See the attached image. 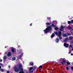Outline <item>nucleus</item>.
<instances>
[{
    "label": "nucleus",
    "instance_id": "41",
    "mask_svg": "<svg viewBox=\"0 0 73 73\" xmlns=\"http://www.w3.org/2000/svg\"><path fill=\"white\" fill-rule=\"evenodd\" d=\"M9 67H10V66H9Z\"/></svg>",
    "mask_w": 73,
    "mask_h": 73
},
{
    "label": "nucleus",
    "instance_id": "17",
    "mask_svg": "<svg viewBox=\"0 0 73 73\" xmlns=\"http://www.w3.org/2000/svg\"><path fill=\"white\" fill-rule=\"evenodd\" d=\"M12 52H14V48H12Z\"/></svg>",
    "mask_w": 73,
    "mask_h": 73
},
{
    "label": "nucleus",
    "instance_id": "42",
    "mask_svg": "<svg viewBox=\"0 0 73 73\" xmlns=\"http://www.w3.org/2000/svg\"><path fill=\"white\" fill-rule=\"evenodd\" d=\"M73 31V29L72 30H71V31Z\"/></svg>",
    "mask_w": 73,
    "mask_h": 73
},
{
    "label": "nucleus",
    "instance_id": "19",
    "mask_svg": "<svg viewBox=\"0 0 73 73\" xmlns=\"http://www.w3.org/2000/svg\"><path fill=\"white\" fill-rule=\"evenodd\" d=\"M46 25H50V23H46Z\"/></svg>",
    "mask_w": 73,
    "mask_h": 73
},
{
    "label": "nucleus",
    "instance_id": "31",
    "mask_svg": "<svg viewBox=\"0 0 73 73\" xmlns=\"http://www.w3.org/2000/svg\"><path fill=\"white\" fill-rule=\"evenodd\" d=\"M71 52V51H69V53L70 54V53Z\"/></svg>",
    "mask_w": 73,
    "mask_h": 73
},
{
    "label": "nucleus",
    "instance_id": "21",
    "mask_svg": "<svg viewBox=\"0 0 73 73\" xmlns=\"http://www.w3.org/2000/svg\"><path fill=\"white\" fill-rule=\"evenodd\" d=\"M0 71H2V72H3L4 70L3 69H1Z\"/></svg>",
    "mask_w": 73,
    "mask_h": 73
},
{
    "label": "nucleus",
    "instance_id": "5",
    "mask_svg": "<svg viewBox=\"0 0 73 73\" xmlns=\"http://www.w3.org/2000/svg\"><path fill=\"white\" fill-rule=\"evenodd\" d=\"M30 72H27L26 73H31V72H33V67H30Z\"/></svg>",
    "mask_w": 73,
    "mask_h": 73
},
{
    "label": "nucleus",
    "instance_id": "34",
    "mask_svg": "<svg viewBox=\"0 0 73 73\" xmlns=\"http://www.w3.org/2000/svg\"><path fill=\"white\" fill-rule=\"evenodd\" d=\"M71 68H72V70H73V67H72Z\"/></svg>",
    "mask_w": 73,
    "mask_h": 73
},
{
    "label": "nucleus",
    "instance_id": "24",
    "mask_svg": "<svg viewBox=\"0 0 73 73\" xmlns=\"http://www.w3.org/2000/svg\"><path fill=\"white\" fill-rule=\"evenodd\" d=\"M52 26H53V27H56V25H54L53 24H52Z\"/></svg>",
    "mask_w": 73,
    "mask_h": 73
},
{
    "label": "nucleus",
    "instance_id": "16",
    "mask_svg": "<svg viewBox=\"0 0 73 73\" xmlns=\"http://www.w3.org/2000/svg\"><path fill=\"white\" fill-rule=\"evenodd\" d=\"M69 38L70 40H72V39L73 38V37L70 36L69 37Z\"/></svg>",
    "mask_w": 73,
    "mask_h": 73
},
{
    "label": "nucleus",
    "instance_id": "6",
    "mask_svg": "<svg viewBox=\"0 0 73 73\" xmlns=\"http://www.w3.org/2000/svg\"><path fill=\"white\" fill-rule=\"evenodd\" d=\"M64 46H66V48H68L69 45L68 44H67L66 43H64Z\"/></svg>",
    "mask_w": 73,
    "mask_h": 73
},
{
    "label": "nucleus",
    "instance_id": "38",
    "mask_svg": "<svg viewBox=\"0 0 73 73\" xmlns=\"http://www.w3.org/2000/svg\"><path fill=\"white\" fill-rule=\"evenodd\" d=\"M1 68V66H0V68Z\"/></svg>",
    "mask_w": 73,
    "mask_h": 73
},
{
    "label": "nucleus",
    "instance_id": "30",
    "mask_svg": "<svg viewBox=\"0 0 73 73\" xmlns=\"http://www.w3.org/2000/svg\"><path fill=\"white\" fill-rule=\"evenodd\" d=\"M71 22L72 23H73V20L71 21Z\"/></svg>",
    "mask_w": 73,
    "mask_h": 73
},
{
    "label": "nucleus",
    "instance_id": "44",
    "mask_svg": "<svg viewBox=\"0 0 73 73\" xmlns=\"http://www.w3.org/2000/svg\"><path fill=\"white\" fill-rule=\"evenodd\" d=\"M5 48H6V46H5Z\"/></svg>",
    "mask_w": 73,
    "mask_h": 73
},
{
    "label": "nucleus",
    "instance_id": "26",
    "mask_svg": "<svg viewBox=\"0 0 73 73\" xmlns=\"http://www.w3.org/2000/svg\"><path fill=\"white\" fill-rule=\"evenodd\" d=\"M22 56H19V59H20L21 58Z\"/></svg>",
    "mask_w": 73,
    "mask_h": 73
},
{
    "label": "nucleus",
    "instance_id": "1",
    "mask_svg": "<svg viewBox=\"0 0 73 73\" xmlns=\"http://www.w3.org/2000/svg\"><path fill=\"white\" fill-rule=\"evenodd\" d=\"M22 66V64H20V65H19V66H18V67L15 66L14 68L15 71V72H18V71H19L21 70L22 71H20L19 73H24L23 70V69H21Z\"/></svg>",
    "mask_w": 73,
    "mask_h": 73
},
{
    "label": "nucleus",
    "instance_id": "37",
    "mask_svg": "<svg viewBox=\"0 0 73 73\" xmlns=\"http://www.w3.org/2000/svg\"><path fill=\"white\" fill-rule=\"evenodd\" d=\"M71 55H73V54H71Z\"/></svg>",
    "mask_w": 73,
    "mask_h": 73
},
{
    "label": "nucleus",
    "instance_id": "15",
    "mask_svg": "<svg viewBox=\"0 0 73 73\" xmlns=\"http://www.w3.org/2000/svg\"><path fill=\"white\" fill-rule=\"evenodd\" d=\"M69 47H71V48H72V50H73V47H72V45H70V46H69Z\"/></svg>",
    "mask_w": 73,
    "mask_h": 73
},
{
    "label": "nucleus",
    "instance_id": "11",
    "mask_svg": "<svg viewBox=\"0 0 73 73\" xmlns=\"http://www.w3.org/2000/svg\"><path fill=\"white\" fill-rule=\"evenodd\" d=\"M68 38H66L65 39V40H64V41L65 42H67V41H68Z\"/></svg>",
    "mask_w": 73,
    "mask_h": 73
},
{
    "label": "nucleus",
    "instance_id": "7",
    "mask_svg": "<svg viewBox=\"0 0 73 73\" xmlns=\"http://www.w3.org/2000/svg\"><path fill=\"white\" fill-rule=\"evenodd\" d=\"M7 55L8 56H9L11 55V52H9L7 54Z\"/></svg>",
    "mask_w": 73,
    "mask_h": 73
},
{
    "label": "nucleus",
    "instance_id": "4",
    "mask_svg": "<svg viewBox=\"0 0 73 73\" xmlns=\"http://www.w3.org/2000/svg\"><path fill=\"white\" fill-rule=\"evenodd\" d=\"M61 59H62V61L61 63L62 64H65L66 63V60L65 58H63V59L62 58H61Z\"/></svg>",
    "mask_w": 73,
    "mask_h": 73
},
{
    "label": "nucleus",
    "instance_id": "28",
    "mask_svg": "<svg viewBox=\"0 0 73 73\" xmlns=\"http://www.w3.org/2000/svg\"><path fill=\"white\" fill-rule=\"evenodd\" d=\"M7 73H9V71H7Z\"/></svg>",
    "mask_w": 73,
    "mask_h": 73
},
{
    "label": "nucleus",
    "instance_id": "22",
    "mask_svg": "<svg viewBox=\"0 0 73 73\" xmlns=\"http://www.w3.org/2000/svg\"><path fill=\"white\" fill-rule=\"evenodd\" d=\"M54 29L55 30H57V29H58V28L57 27H55Z\"/></svg>",
    "mask_w": 73,
    "mask_h": 73
},
{
    "label": "nucleus",
    "instance_id": "20",
    "mask_svg": "<svg viewBox=\"0 0 73 73\" xmlns=\"http://www.w3.org/2000/svg\"><path fill=\"white\" fill-rule=\"evenodd\" d=\"M16 59V58L15 57H13V60H15Z\"/></svg>",
    "mask_w": 73,
    "mask_h": 73
},
{
    "label": "nucleus",
    "instance_id": "18",
    "mask_svg": "<svg viewBox=\"0 0 73 73\" xmlns=\"http://www.w3.org/2000/svg\"><path fill=\"white\" fill-rule=\"evenodd\" d=\"M33 62H31L30 63V65H31L32 66H33Z\"/></svg>",
    "mask_w": 73,
    "mask_h": 73
},
{
    "label": "nucleus",
    "instance_id": "25",
    "mask_svg": "<svg viewBox=\"0 0 73 73\" xmlns=\"http://www.w3.org/2000/svg\"><path fill=\"white\" fill-rule=\"evenodd\" d=\"M68 24H70L71 23V21H68Z\"/></svg>",
    "mask_w": 73,
    "mask_h": 73
},
{
    "label": "nucleus",
    "instance_id": "36",
    "mask_svg": "<svg viewBox=\"0 0 73 73\" xmlns=\"http://www.w3.org/2000/svg\"><path fill=\"white\" fill-rule=\"evenodd\" d=\"M7 52H6L5 53V54H7Z\"/></svg>",
    "mask_w": 73,
    "mask_h": 73
},
{
    "label": "nucleus",
    "instance_id": "35",
    "mask_svg": "<svg viewBox=\"0 0 73 73\" xmlns=\"http://www.w3.org/2000/svg\"><path fill=\"white\" fill-rule=\"evenodd\" d=\"M47 19H50V17L48 18H47Z\"/></svg>",
    "mask_w": 73,
    "mask_h": 73
},
{
    "label": "nucleus",
    "instance_id": "9",
    "mask_svg": "<svg viewBox=\"0 0 73 73\" xmlns=\"http://www.w3.org/2000/svg\"><path fill=\"white\" fill-rule=\"evenodd\" d=\"M64 28V27H61V28L60 29V31H63V29Z\"/></svg>",
    "mask_w": 73,
    "mask_h": 73
},
{
    "label": "nucleus",
    "instance_id": "40",
    "mask_svg": "<svg viewBox=\"0 0 73 73\" xmlns=\"http://www.w3.org/2000/svg\"><path fill=\"white\" fill-rule=\"evenodd\" d=\"M68 35H71L70 34H68Z\"/></svg>",
    "mask_w": 73,
    "mask_h": 73
},
{
    "label": "nucleus",
    "instance_id": "43",
    "mask_svg": "<svg viewBox=\"0 0 73 73\" xmlns=\"http://www.w3.org/2000/svg\"><path fill=\"white\" fill-rule=\"evenodd\" d=\"M40 72H41V71H40Z\"/></svg>",
    "mask_w": 73,
    "mask_h": 73
},
{
    "label": "nucleus",
    "instance_id": "2",
    "mask_svg": "<svg viewBox=\"0 0 73 73\" xmlns=\"http://www.w3.org/2000/svg\"><path fill=\"white\" fill-rule=\"evenodd\" d=\"M52 28L51 26H50L49 27L46 28V29L44 30V32L45 33H48V32H49V31Z\"/></svg>",
    "mask_w": 73,
    "mask_h": 73
},
{
    "label": "nucleus",
    "instance_id": "32",
    "mask_svg": "<svg viewBox=\"0 0 73 73\" xmlns=\"http://www.w3.org/2000/svg\"><path fill=\"white\" fill-rule=\"evenodd\" d=\"M0 62H2V59H0Z\"/></svg>",
    "mask_w": 73,
    "mask_h": 73
},
{
    "label": "nucleus",
    "instance_id": "8",
    "mask_svg": "<svg viewBox=\"0 0 73 73\" xmlns=\"http://www.w3.org/2000/svg\"><path fill=\"white\" fill-rule=\"evenodd\" d=\"M67 35L66 33H64V34H63V36L64 37H66L67 36Z\"/></svg>",
    "mask_w": 73,
    "mask_h": 73
},
{
    "label": "nucleus",
    "instance_id": "33",
    "mask_svg": "<svg viewBox=\"0 0 73 73\" xmlns=\"http://www.w3.org/2000/svg\"><path fill=\"white\" fill-rule=\"evenodd\" d=\"M0 64L1 66H2L3 64L2 63H0Z\"/></svg>",
    "mask_w": 73,
    "mask_h": 73
},
{
    "label": "nucleus",
    "instance_id": "13",
    "mask_svg": "<svg viewBox=\"0 0 73 73\" xmlns=\"http://www.w3.org/2000/svg\"><path fill=\"white\" fill-rule=\"evenodd\" d=\"M7 58V57L6 56H4L3 57V59L4 60H6Z\"/></svg>",
    "mask_w": 73,
    "mask_h": 73
},
{
    "label": "nucleus",
    "instance_id": "10",
    "mask_svg": "<svg viewBox=\"0 0 73 73\" xmlns=\"http://www.w3.org/2000/svg\"><path fill=\"white\" fill-rule=\"evenodd\" d=\"M59 39L58 38H57L56 40V42H59Z\"/></svg>",
    "mask_w": 73,
    "mask_h": 73
},
{
    "label": "nucleus",
    "instance_id": "12",
    "mask_svg": "<svg viewBox=\"0 0 73 73\" xmlns=\"http://www.w3.org/2000/svg\"><path fill=\"white\" fill-rule=\"evenodd\" d=\"M54 36V33H53V34L51 36V38H53V37Z\"/></svg>",
    "mask_w": 73,
    "mask_h": 73
},
{
    "label": "nucleus",
    "instance_id": "3",
    "mask_svg": "<svg viewBox=\"0 0 73 73\" xmlns=\"http://www.w3.org/2000/svg\"><path fill=\"white\" fill-rule=\"evenodd\" d=\"M61 32L60 31L59 32L58 34V33L56 32H55V34L57 35L58 37H59L60 39L62 38L61 36Z\"/></svg>",
    "mask_w": 73,
    "mask_h": 73
},
{
    "label": "nucleus",
    "instance_id": "14",
    "mask_svg": "<svg viewBox=\"0 0 73 73\" xmlns=\"http://www.w3.org/2000/svg\"><path fill=\"white\" fill-rule=\"evenodd\" d=\"M67 64L68 65H69L70 64V62H69V61H68V62H67Z\"/></svg>",
    "mask_w": 73,
    "mask_h": 73
},
{
    "label": "nucleus",
    "instance_id": "39",
    "mask_svg": "<svg viewBox=\"0 0 73 73\" xmlns=\"http://www.w3.org/2000/svg\"><path fill=\"white\" fill-rule=\"evenodd\" d=\"M32 25V24H30V26H31Z\"/></svg>",
    "mask_w": 73,
    "mask_h": 73
},
{
    "label": "nucleus",
    "instance_id": "23",
    "mask_svg": "<svg viewBox=\"0 0 73 73\" xmlns=\"http://www.w3.org/2000/svg\"><path fill=\"white\" fill-rule=\"evenodd\" d=\"M66 69H67V70H69V68L68 67H66Z\"/></svg>",
    "mask_w": 73,
    "mask_h": 73
},
{
    "label": "nucleus",
    "instance_id": "45",
    "mask_svg": "<svg viewBox=\"0 0 73 73\" xmlns=\"http://www.w3.org/2000/svg\"><path fill=\"white\" fill-rule=\"evenodd\" d=\"M23 55V54H21V55Z\"/></svg>",
    "mask_w": 73,
    "mask_h": 73
},
{
    "label": "nucleus",
    "instance_id": "27",
    "mask_svg": "<svg viewBox=\"0 0 73 73\" xmlns=\"http://www.w3.org/2000/svg\"><path fill=\"white\" fill-rule=\"evenodd\" d=\"M42 66H40L39 67L40 68H42Z\"/></svg>",
    "mask_w": 73,
    "mask_h": 73
},
{
    "label": "nucleus",
    "instance_id": "29",
    "mask_svg": "<svg viewBox=\"0 0 73 73\" xmlns=\"http://www.w3.org/2000/svg\"><path fill=\"white\" fill-rule=\"evenodd\" d=\"M69 29H71L72 28L70 27H69Z\"/></svg>",
    "mask_w": 73,
    "mask_h": 73
}]
</instances>
